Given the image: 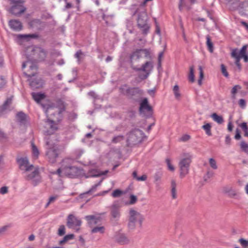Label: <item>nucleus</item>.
I'll use <instances>...</instances> for the list:
<instances>
[{"label":"nucleus","instance_id":"f257e3e1","mask_svg":"<svg viewBox=\"0 0 248 248\" xmlns=\"http://www.w3.org/2000/svg\"><path fill=\"white\" fill-rule=\"evenodd\" d=\"M141 57V49H137L130 56L131 67L135 71H143L144 73H140L139 75V78L141 80H144L148 78L154 68L153 62L151 61L146 62L142 65L140 68H137L133 65V61L137 60Z\"/></svg>","mask_w":248,"mask_h":248},{"label":"nucleus","instance_id":"f03ea898","mask_svg":"<svg viewBox=\"0 0 248 248\" xmlns=\"http://www.w3.org/2000/svg\"><path fill=\"white\" fill-rule=\"evenodd\" d=\"M120 93L133 102H139L143 95V91L138 87H131L127 84L119 88Z\"/></svg>","mask_w":248,"mask_h":248},{"label":"nucleus","instance_id":"7ed1b4c3","mask_svg":"<svg viewBox=\"0 0 248 248\" xmlns=\"http://www.w3.org/2000/svg\"><path fill=\"white\" fill-rule=\"evenodd\" d=\"M127 144L132 147L142 142L144 133L139 129L135 128L130 131L127 134Z\"/></svg>","mask_w":248,"mask_h":248},{"label":"nucleus","instance_id":"20e7f679","mask_svg":"<svg viewBox=\"0 0 248 248\" xmlns=\"http://www.w3.org/2000/svg\"><path fill=\"white\" fill-rule=\"evenodd\" d=\"M144 218L143 215L136 210L131 209L129 211L128 228L129 230H134L136 227V222H138L140 227H142V222Z\"/></svg>","mask_w":248,"mask_h":248},{"label":"nucleus","instance_id":"39448f33","mask_svg":"<svg viewBox=\"0 0 248 248\" xmlns=\"http://www.w3.org/2000/svg\"><path fill=\"white\" fill-rule=\"evenodd\" d=\"M148 16L145 11L138 13L137 26L144 35H146L149 32L150 26L148 24Z\"/></svg>","mask_w":248,"mask_h":248},{"label":"nucleus","instance_id":"423d86ee","mask_svg":"<svg viewBox=\"0 0 248 248\" xmlns=\"http://www.w3.org/2000/svg\"><path fill=\"white\" fill-rule=\"evenodd\" d=\"M191 162V156L189 154L185 155V157L181 159L179 163L180 177L184 178L189 173L190 164Z\"/></svg>","mask_w":248,"mask_h":248},{"label":"nucleus","instance_id":"0eeeda50","mask_svg":"<svg viewBox=\"0 0 248 248\" xmlns=\"http://www.w3.org/2000/svg\"><path fill=\"white\" fill-rule=\"evenodd\" d=\"M140 102L139 112L144 116L150 117L152 116L153 109L149 105L148 100L147 98L141 99Z\"/></svg>","mask_w":248,"mask_h":248},{"label":"nucleus","instance_id":"6e6552de","mask_svg":"<svg viewBox=\"0 0 248 248\" xmlns=\"http://www.w3.org/2000/svg\"><path fill=\"white\" fill-rule=\"evenodd\" d=\"M24 2V0L11 2L12 6L10 10V13L16 16L23 13L26 10V8L23 5Z\"/></svg>","mask_w":248,"mask_h":248},{"label":"nucleus","instance_id":"1a4fd4ad","mask_svg":"<svg viewBox=\"0 0 248 248\" xmlns=\"http://www.w3.org/2000/svg\"><path fill=\"white\" fill-rule=\"evenodd\" d=\"M16 162L18 165L19 168L24 172L32 170L34 168L33 165H30L27 157H20L16 159Z\"/></svg>","mask_w":248,"mask_h":248},{"label":"nucleus","instance_id":"9d476101","mask_svg":"<svg viewBox=\"0 0 248 248\" xmlns=\"http://www.w3.org/2000/svg\"><path fill=\"white\" fill-rule=\"evenodd\" d=\"M57 107L59 108V110L56 112L50 114V116L53 119H55L56 116V120L58 122H61L62 119V113L65 110L64 102L61 99H58L56 101Z\"/></svg>","mask_w":248,"mask_h":248},{"label":"nucleus","instance_id":"9b49d317","mask_svg":"<svg viewBox=\"0 0 248 248\" xmlns=\"http://www.w3.org/2000/svg\"><path fill=\"white\" fill-rule=\"evenodd\" d=\"M25 179L28 181L31 180V183L34 186H37L41 182L39 169L38 168H35L32 172L25 176Z\"/></svg>","mask_w":248,"mask_h":248},{"label":"nucleus","instance_id":"f8f14e48","mask_svg":"<svg viewBox=\"0 0 248 248\" xmlns=\"http://www.w3.org/2000/svg\"><path fill=\"white\" fill-rule=\"evenodd\" d=\"M32 51L34 57L36 59L37 61L40 62L45 61L47 54V51L38 46H35Z\"/></svg>","mask_w":248,"mask_h":248},{"label":"nucleus","instance_id":"ddd939ff","mask_svg":"<svg viewBox=\"0 0 248 248\" xmlns=\"http://www.w3.org/2000/svg\"><path fill=\"white\" fill-rule=\"evenodd\" d=\"M46 144L47 146H49V141H46ZM49 147L47 148L46 152V155L47 156L49 162L54 163L56 162V158L58 156V150L54 147Z\"/></svg>","mask_w":248,"mask_h":248},{"label":"nucleus","instance_id":"4468645a","mask_svg":"<svg viewBox=\"0 0 248 248\" xmlns=\"http://www.w3.org/2000/svg\"><path fill=\"white\" fill-rule=\"evenodd\" d=\"M120 207L118 202H115L110 207V215L115 220H118L120 217Z\"/></svg>","mask_w":248,"mask_h":248},{"label":"nucleus","instance_id":"2eb2a0df","mask_svg":"<svg viewBox=\"0 0 248 248\" xmlns=\"http://www.w3.org/2000/svg\"><path fill=\"white\" fill-rule=\"evenodd\" d=\"M63 174L69 178H76L80 175V170L77 167L73 166L67 169L66 170H64Z\"/></svg>","mask_w":248,"mask_h":248},{"label":"nucleus","instance_id":"dca6fc26","mask_svg":"<svg viewBox=\"0 0 248 248\" xmlns=\"http://www.w3.org/2000/svg\"><path fill=\"white\" fill-rule=\"evenodd\" d=\"M67 220V226L69 228L79 227L81 224V221L72 214L68 216Z\"/></svg>","mask_w":248,"mask_h":248},{"label":"nucleus","instance_id":"f3484780","mask_svg":"<svg viewBox=\"0 0 248 248\" xmlns=\"http://www.w3.org/2000/svg\"><path fill=\"white\" fill-rule=\"evenodd\" d=\"M30 85L33 90L37 89L42 87L43 80L41 78H35L29 79Z\"/></svg>","mask_w":248,"mask_h":248},{"label":"nucleus","instance_id":"a211bd4d","mask_svg":"<svg viewBox=\"0 0 248 248\" xmlns=\"http://www.w3.org/2000/svg\"><path fill=\"white\" fill-rule=\"evenodd\" d=\"M9 25L13 30L15 31H20L22 29V24L18 20H10L9 21Z\"/></svg>","mask_w":248,"mask_h":248},{"label":"nucleus","instance_id":"6ab92c4d","mask_svg":"<svg viewBox=\"0 0 248 248\" xmlns=\"http://www.w3.org/2000/svg\"><path fill=\"white\" fill-rule=\"evenodd\" d=\"M17 122L20 125H25L27 124V115L23 111L17 112L16 115Z\"/></svg>","mask_w":248,"mask_h":248},{"label":"nucleus","instance_id":"aec40b11","mask_svg":"<svg viewBox=\"0 0 248 248\" xmlns=\"http://www.w3.org/2000/svg\"><path fill=\"white\" fill-rule=\"evenodd\" d=\"M116 241L121 245H127L130 241L124 233H119L116 236Z\"/></svg>","mask_w":248,"mask_h":248},{"label":"nucleus","instance_id":"412c9836","mask_svg":"<svg viewBox=\"0 0 248 248\" xmlns=\"http://www.w3.org/2000/svg\"><path fill=\"white\" fill-rule=\"evenodd\" d=\"M74 162V159L71 158H65L63 159L61 162V166L62 167L63 171L65 170H66V169L68 168L72 167Z\"/></svg>","mask_w":248,"mask_h":248},{"label":"nucleus","instance_id":"4be33fe9","mask_svg":"<svg viewBox=\"0 0 248 248\" xmlns=\"http://www.w3.org/2000/svg\"><path fill=\"white\" fill-rule=\"evenodd\" d=\"M108 172V170H106L104 172L100 171L96 169H91L88 171L87 173V178L88 177H98L103 175H105Z\"/></svg>","mask_w":248,"mask_h":248},{"label":"nucleus","instance_id":"5701e85b","mask_svg":"<svg viewBox=\"0 0 248 248\" xmlns=\"http://www.w3.org/2000/svg\"><path fill=\"white\" fill-rule=\"evenodd\" d=\"M47 122L50 125V129L52 131L50 134H53L56 131H57L58 129V123L60 122H58L56 120V118L55 120H51L50 119H48L47 120Z\"/></svg>","mask_w":248,"mask_h":248},{"label":"nucleus","instance_id":"b1692460","mask_svg":"<svg viewBox=\"0 0 248 248\" xmlns=\"http://www.w3.org/2000/svg\"><path fill=\"white\" fill-rule=\"evenodd\" d=\"M85 218L90 225L96 224L101 219L100 217H96L94 215L86 216Z\"/></svg>","mask_w":248,"mask_h":248},{"label":"nucleus","instance_id":"393cba45","mask_svg":"<svg viewBox=\"0 0 248 248\" xmlns=\"http://www.w3.org/2000/svg\"><path fill=\"white\" fill-rule=\"evenodd\" d=\"M102 18L103 20L105 21L106 26H108L112 25L113 18V15H106L103 13L102 15Z\"/></svg>","mask_w":248,"mask_h":248},{"label":"nucleus","instance_id":"a878e982","mask_svg":"<svg viewBox=\"0 0 248 248\" xmlns=\"http://www.w3.org/2000/svg\"><path fill=\"white\" fill-rule=\"evenodd\" d=\"M38 35L36 34H19L17 38L19 40L29 41L31 39L37 38Z\"/></svg>","mask_w":248,"mask_h":248},{"label":"nucleus","instance_id":"bb28decb","mask_svg":"<svg viewBox=\"0 0 248 248\" xmlns=\"http://www.w3.org/2000/svg\"><path fill=\"white\" fill-rule=\"evenodd\" d=\"M103 181V179H101L100 180V181L96 184L92 186V187L90 188V190H89L88 191H86V192H84L83 193L80 194L79 195V197L81 199L84 198L85 196L87 194H89L91 193L92 192L95 191L96 189V188L98 186H100Z\"/></svg>","mask_w":248,"mask_h":248},{"label":"nucleus","instance_id":"cd10ccee","mask_svg":"<svg viewBox=\"0 0 248 248\" xmlns=\"http://www.w3.org/2000/svg\"><path fill=\"white\" fill-rule=\"evenodd\" d=\"M228 195L231 198H235L236 199H240L239 193L238 191L232 189V187L226 191Z\"/></svg>","mask_w":248,"mask_h":248},{"label":"nucleus","instance_id":"c85d7f7f","mask_svg":"<svg viewBox=\"0 0 248 248\" xmlns=\"http://www.w3.org/2000/svg\"><path fill=\"white\" fill-rule=\"evenodd\" d=\"M176 186L175 181L172 180L171 181V195L173 199L177 198Z\"/></svg>","mask_w":248,"mask_h":248},{"label":"nucleus","instance_id":"c756f323","mask_svg":"<svg viewBox=\"0 0 248 248\" xmlns=\"http://www.w3.org/2000/svg\"><path fill=\"white\" fill-rule=\"evenodd\" d=\"M247 48V46L245 45L243 46V47L240 50H239V53L241 57V58H243L245 62H248V56L246 54Z\"/></svg>","mask_w":248,"mask_h":248},{"label":"nucleus","instance_id":"7c9ffc66","mask_svg":"<svg viewBox=\"0 0 248 248\" xmlns=\"http://www.w3.org/2000/svg\"><path fill=\"white\" fill-rule=\"evenodd\" d=\"M31 95L33 99L37 102L39 103L41 100L45 97V95L43 93H32Z\"/></svg>","mask_w":248,"mask_h":248},{"label":"nucleus","instance_id":"2f4dec72","mask_svg":"<svg viewBox=\"0 0 248 248\" xmlns=\"http://www.w3.org/2000/svg\"><path fill=\"white\" fill-rule=\"evenodd\" d=\"M211 117L214 121L216 122L218 124H221L224 122L223 117L221 116L218 115L216 113H213Z\"/></svg>","mask_w":248,"mask_h":248},{"label":"nucleus","instance_id":"473e14b6","mask_svg":"<svg viewBox=\"0 0 248 248\" xmlns=\"http://www.w3.org/2000/svg\"><path fill=\"white\" fill-rule=\"evenodd\" d=\"M202 128L203 129L206 134L209 136H212V133H211V125L209 123H207L204 125H203L202 126Z\"/></svg>","mask_w":248,"mask_h":248},{"label":"nucleus","instance_id":"72a5a7b5","mask_svg":"<svg viewBox=\"0 0 248 248\" xmlns=\"http://www.w3.org/2000/svg\"><path fill=\"white\" fill-rule=\"evenodd\" d=\"M206 44L210 52L213 51V44L211 41L209 35L206 36Z\"/></svg>","mask_w":248,"mask_h":248},{"label":"nucleus","instance_id":"f704fd0d","mask_svg":"<svg viewBox=\"0 0 248 248\" xmlns=\"http://www.w3.org/2000/svg\"><path fill=\"white\" fill-rule=\"evenodd\" d=\"M105 232V228L103 226L95 227L92 230V233H94L99 232L101 233H103Z\"/></svg>","mask_w":248,"mask_h":248},{"label":"nucleus","instance_id":"c9c22d12","mask_svg":"<svg viewBox=\"0 0 248 248\" xmlns=\"http://www.w3.org/2000/svg\"><path fill=\"white\" fill-rule=\"evenodd\" d=\"M173 92L176 99L180 98L181 94L179 93V87L178 85H175L173 88Z\"/></svg>","mask_w":248,"mask_h":248},{"label":"nucleus","instance_id":"e433bc0d","mask_svg":"<svg viewBox=\"0 0 248 248\" xmlns=\"http://www.w3.org/2000/svg\"><path fill=\"white\" fill-rule=\"evenodd\" d=\"M124 139V136L123 135H118L113 137L111 140V142L113 143H117L123 140Z\"/></svg>","mask_w":248,"mask_h":248},{"label":"nucleus","instance_id":"4c0bfd02","mask_svg":"<svg viewBox=\"0 0 248 248\" xmlns=\"http://www.w3.org/2000/svg\"><path fill=\"white\" fill-rule=\"evenodd\" d=\"M189 81L193 82L195 81V76L194 74V68L193 66L190 67V72L188 77Z\"/></svg>","mask_w":248,"mask_h":248},{"label":"nucleus","instance_id":"58836bf2","mask_svg":"<svg viewBox=\"0 0 248 248\" xmlns=\"http://www.w3.org/2000/svg\"><path fill=\"white\" fill-rule=\"evenodd\" d=\"M32 152L34 156L38 157L39 154V150L34 143H31Z\"/></svg>","mask_w":248,"mask_h":248},{"label":"nucleus","instance_id":"ea45409f","mask_svg":"<svg viewBox=\"0 0 248 248\" xmlns=\"http://www.w3.org/2000/svg\"><path fill=\"white\" fill-rule=\"evenodd\" d=\"M41 23V20L39 19H34L31 21L30 22V26L34 28L35 26L40 25Z\"/></svg>","mask_w":248,"mask_h":248},{"label":"nucleus","instance_id":"a19ab883","mask_svg":"<svg viewBox=\"0 0 248 248\" xmlns=\"http://www.w3.org/2000/svg\"><path fill=\"white\" fill-rule=\"evenodd\" d=\"M124 192L120 189H117L115 190L112 193V196L114 198H117L120 197Z\"/></svg>","mask_w":248,"mask_h":248},{"label":"nucleus","instance_id":"79ce46f5","mask_svg":"<svg viewBox=\"0 0 248 248\" xmlns=\"http://www.w3.org/2000/svg\"><path fill=\"white\" fill-rule=\"evenodd\" d=\"M199 70L200 71V77L198 79V84L201 85L202 83V78H203V76H204L203 72L202 66H199Z\"/></svg>","mask_w":248,"mask_h":248},{"label":"nucleus","instance_id":"37998d69","mask_svg":"<svg viewBox=\"0 0 248 248\" xmlns=\"http://www.w3.org/2000/svg\"><path fill=\"white\" fill-rule=\"evenodd\" d=\"M141 52L144 54V57L146 58L152 59V56L150 54V52L149 49H140Z\"/></svg>","mask_w":248,"mask_h":248},{"label":"nucleus","instance_id":"c03bdc74","mask_svg":"<svg viewBox=\"0 0 248 248\" xmlns=\"http://www.w3.org/2000/svg\"><path fill=\"white\" fill-rule=\"evenodd\" d=\"M65 233V226L63 225H61L58 229V235L63 236Z\"/></svg>","mask_w":248,"mask_h":248},{"label":"nucleus","instance_id":"a18cd8bd","mask_svg":"<svg viewBox=\"0 0 248 248\" xmlns=\"http://www.w3.org/2000/svg\"><path fill=\"white\" fill-rule=\"evenodd\" d=\"M12 99L11 98H8L2 104V106L4 107L6 109H8L9 106L12 104Z\"/></svg>","mask_w":248,"mask_h":248},{"label":"nucleus","instance_id":"49530a36","mask_svg":"<svg viewBox=\"0 0 248 248\" xmlns=\"http://www.w3.org/2000/svg\"><path fill=\"white\" fill-rule=\"evenodd\" d=\"M221 72L222 73V74L226 78H228L229 77V74L227 71V69H226V66H225L224 64H221Z\"/></svg>","mask_w":248,"mask_h":248},{"label":"nucleus","instance_id":"de8ad7c7","mask_svg":"<svg viewBox=\"0 0 248 248\" xmlns=\"http://www.w3.org/2000/svg\"><path fill=\"white\" fill-rule=\"evenodd\" d=\"M240 146L242 150L248 154V144L243 141L241 142Z\"/></svg>","mask_w":248,"mask_h":248},{"label":"nucleus","instance_id":"09e8293b","mask_svg":"<svg viewBox=\"0 0 248 248\" xmlns=\"http://www.w3.org/2000/svg\"><path fill=\"white\" fill-rule=\"evenodd\" d=\"M239 52V51L238 49H234L232 52V56L235 58V59H238V58H241Z\"/></svg>","mask_w":248,"mask_h":248},{"label":"nucleus","instance_id":"8fccbe9b","mask_svg":"<svg viewBox=\"0 0 248 248\" xmlns=\"http://www.w3.org/2000/svg\"><path fill=\"white\" fill-rule=\"evenodd\" d=\"M209 164L212 168L216 170L217 168L216 160L213 158H210Z\"/></svg>","mask_w":248,"mask_h":248},{"label":"nucleus","instance_id":"3c124183","mask_svg":"<svg viewBox=\"0 0 248 248\" xmlns=\"http://www.w3.org/2000/svg\"><path fill=\"white\" fill-rule=\"evenodd\" d=\"M241 89V87L238 85H235L232 88V91H231V93L233 97H234L236 93H237V90H238V89L239 90Z\"/></svg>","mask_w":248,"mask_h":248},{"label":"nucleus","instance_id":"603ef678","mask_svg":"<svg viewBox=\"0 0 248 248\" xmlns=\"http://www.w3.org/2000/svg\"><path fill=\"white\" fill-rule=\"evenodd\" d=\"M239 241L243 247L245 248L248 247V240L241 238L239 240Z\"/></svg>","mask_w":248,"mask_h":248},{"label":"nucleus","instance_id":"864d4df0","mask_svg":"<svg viewBox=\"0 0 248 248\" xmlns=\"http://www.w3.org/2000/svg\"><path fill=\"white\" fill-rule=\"evenodd\" d=\"M6 81L2 76H0V89L4 88L6 85Z\"/></svg>","mask_w":248,"mask_h":248},{"label":"nucleus","instance_id":"5fc2aeb1","mask_svg":"<svg viewBox=\"0 0 248 248\" xmlns=\"http://www.w3.org/2000/svg\"><path fill=\"white\" fill-rule=\"evenodd\" d=\"M162 176V173L159 171L156 172L154 176L155 182H157L160 180Z\"/></svg>","mask_w":248,"mask_h":248},{"label":"nucleus","instance_id":"6e6d98bb","mask_svg":"<svg viewBox=\"0 0 248 248\" xmlns=\"http://www.w3.org/2000/svg\"><path fill=\"white\" fill-rule=\"evenodd\" d=\"M168 169L169 170L173 171L174 170V167L171 164L170 160L169 158H167L166 160Z\"/></svg>","mask_w":248,"mask_h":248},{"label":"nucleus","instance_id":"4d7b16f0","mask_svg":"<svg viewBox=\"0 0 248 248\" xmlns=\"http://www.w3.org/2000/svg\"><path fill=\"white\" fill-rule=\"evenodd\" d=\"M214 172L212 171H208L206 175L204 176V181H206L208 179L213 177Z\"/></svg>","mask_w":248,"mask_h":248},{"label":"nucleus","instance_id":"13d9d810","mask_svg":"<svg viewBox=\"0 0 248 248\" xmlns=\"http://www.w3.org/2000/svg\"><path fill=\"white\" fill-rule=\"evenodd\" d=\"M130 201H129V204H135L137 201V198L136 196L134 195H131L130 196Z\"/></svg>","mask_w":248,"mask_h":248},{"label":"nucleus","instance_id":"bf43d9fd","mask_svg":"<svg viewBox=\"0 0 248 248\" xmlns=\"http://www.w3.org/2000/svg\"><path fill=\"white\" fill-rule=\"evenodd\" d=\"M8 192V187L7 186H2L0 188V193L5 194Z\"/></svg>","mask_w":248,"mask_h":248},{"label":"nucleus","instance_id":"052dcab7","mask_svg":"<svg viewBox=\"0 0 248 248\" xmlns=\"http://www.w3.org/2000/svg\"><path fill=\"white\" fill-rule=\"evenodd\" d=\"M155 32L156 34L160 35V29L159 26V24L157 23L156 20H155Z\"/></svg>","mask_w":248,"mask_h":248},{"label":"nucleus","instance_id":"680f3d73","mask_svg":"<svg viewBox=\"0 0 248 248\" xmlns=\"http://www.w3.org/2000/svg\"><path fill=\"white\" fill-rule=\"evenodd\" d=\"M241 136L240 135V131L238 128H237L236 130V134L234 136V138L237 140H239L241 139Z\"/></svg>","mask_w":248,"mask_h":248},{"label":"nucleus","instance_id":"e2e57ef3","mask_svg":"<svg viewBox=\"0 0 248 248\" xmlns=\"http://www.w3.org/2000/svg\"><path fill=\"white\" fill-rule=\"evenodd\" d=\"M239 105L241 108H244L246 106L245 100L243 99H240L239 100Z\"/></svg>","mask_w":248,"mask_h":248},{"label":"nucleus","instance_id":"0e129e2a","mask_svg":"<svg viewBox=\"0 0 248 248\" xmlns=\"http://www.w3.org/2000/svg\"><path fill=\"white\" fill-rule=\"evenodd\" d=\"M88 95L94 99L97 98V95H96L95 93L93 91H90L89 92H88Z\"/></svg>","mask_w":248,"mask_h":248},{"label":"nucleus","instance_id":"69168bd1","mask_svg":"<svg viewBox=\"0 0 248 248\" xmlns=\"http://www.w3.org/2000/svg\"><path fill=\"white\" fill-rule=\"evenodd\" d=\"M54 174H57L59 176L62 177V174H63V170L62 169V167L61 166L60 168L58 169L57 171L53 173Z\"/></svg>","mask_w":248,"mask_h":248},{"label":"nucleus","instance_id":"338daca9","mask_svg":"<svg viewBox=\"0 0 248 248\" xmlns=\"http://www.w3.org/2000/svg\"><path fill=\"white\" fill-rule=\"evenodd\" d=\"M190 138V137L189 135L186 134L182 137V138H181V140L183 141H186L189 140Z\"/></svg>","mask_w":248,"mask_h":248},{"label":"nucleus","instance_id":"774afa93","mask_svg":"<svg viewBox=\"0 0 248 248\" xmlns=\"http://www.w3.org/2000/svg\"><path fill=\"white\" fill-rule=\"evenodd\" d=\"M231 138L230 136L229 135H227L225 137V143L227 145H230L231 144Z\"/></svg>","mask_w":248,"mask_h":248}]
</instances>
